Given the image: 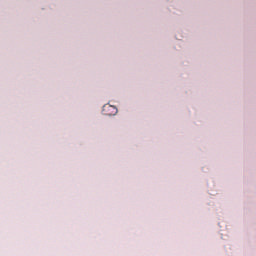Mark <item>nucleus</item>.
<instances>
[{"label":"nucleus","mask_w":256,"mask_h":256,"mask_svg":"<svg viewBox=\"0 0 256 256\" xmlns=\"http://www.w3.org/2000/svg\"><path fill=\"white\" fill-rule=\"evenodd\" d=\"M117 107L113 105L106 104L103 106V113L108 116L117 115Z\"/></svg>","instance_id":"obj_1"}]
</instances>
